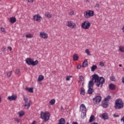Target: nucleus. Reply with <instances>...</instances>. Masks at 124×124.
I'll return each mask as SVG.
<instances>
[{"mask_svg": "<svg viewBox=\"0 0 124 124\" xmlns=\"http://www.w3.org/2000/svg\"><path fill=\"white\" fill-rule=\"evenodd\" d=\"M45 16L46 18H51L52 17V14L49 12H46L45 14Z\"/></svg>", "mask_w": 124, "mask_h": 124, "instance_id": "nucleus-18", "label": "nucleus"}, {"mask_svg": "<svg viewBox=\"0 0 124 124\" xmlns=\"http://www.w3.org/2000/svg\"><path fill=\"white\" fill-rule=\"evenodd\" d=\"M44 79V77L42 75H40L38 77L37 81H39V82H40V81L43 80Z\"/></svg>", "mask_w": 124, "mask_h": 124, "instance_id": "nucleus-23", "label": "nucleus"}, {"mask_svg": "<svg viewBox=\"0 0 124 124\" xmlns=\"http://www.w3.org/2000/svg\"><path fill=\"white\" fill-rule=\"evenodd\" d=\"M16 18L15 17H11L10 18V22L12 23V24H14L15 22H16Z\"/></svg>", "mask_w": 124, "mask_h": 124, "instance_id": "nucleus-16", "label": "nucleus"}, {"mask_svg": "<svg viewBox=\"0 0 124 124\" xmlns=\"http://www.w3.org/2000/svg\"><path fill=\"white\" fill-rule=\"evenodd\" d=\"M119 66L120 67H122V64H119Z\"/></svg>", "mask_w": 124, "mask_h": 124, "instance_id": "nucleus-54", "label": "nucleus"}, {"mask_svg": "<svg viewBox=\"0 0 124 124\" xmlns=\"http://www.w3.org/2000/svg\"><path fill=\"white\" fill-rule=\"evenodd\" d=\"M81 68V65H80V64H78L77 66V69H80Z\"/></svg>", "mask_w": 124, "mask_h": 124, "instance_id": "nucleus-44", "label": "nucleus"}, {"mask_svg": "<svg viewBox=\"0 0 124 124\" xmlns=\"http://www.w3.org/2000/svg\"><path fill=\"white\" fill-rule=\"evenodd\" d=\"M66 26L68 27H70L72 29H75L77 27L76 23L72 22L71 20L66 22Z\"/></svg>", "mask_w": 124, "mask_h": 124, "instance_id": "nucleus-8", "label": "nucleus"}, {"mask_svg": "<svg viewBox=\"0 0 124 124\" xmlns=\"http://www.w3.org/2000/svg\"><path fill=\"white\" fill-rule=\"evenodd\" d=\"M119 48L120 52H124V46H121Z\"/></svg>", "mask_w": 124, "mask_h": 124, "instance_id": "nucleus-36", "label": "nucleus"}, {"mask_svg": "<svg viewBox=\"0 0 124 124\" xmlns=\"http://www.w3.org/2000/svg\"><path fill=\"white\" fill-rule=\"evenodd\" d=\"M122 82L123 83H124V77H123L122 78Z\"/></svg>", "mask_w": 124, "mask_h": 124, "instance_id": "nucleus-50", "label": "nucleus"}, {"mask_svg": "<svg viewBox=\"0 0 124 124\" xmlns=\"http://www.w3.org/2000/svg\"><path fill=\"white\" fill-rule=\"evenodd\" d=\"M25 37L27 38H32L33 37V35H32V34H28L27 35H25Z\"/></svg>", "mask_w": 124, "mask_h": 124, "instance_id": "nucleus-34", "label": "nucleus"}, {"mask_svg": "<svg viewBox=\"0 0 124 124\" xmlns=\"http://www.w3.org/2000/svg\"><path fill=\"white\" fill-rule=\"evenodd\" d=\"M12 71H10L9 72H8L6 74L7 78H9L11 77L12 76Z\"/></svg>", "mask_w": 124, "mask_h": 124, "instance_id": "nucleus-26", "label": "nucleus"}, {"mask_svg": "<svg viewBox=\"0 0 124 124\" xmlns=\"http://www.w3.org/2000/svg\"><path fill=\"white\" fill-rule=\"evenodd\" d=\"M88 65V60H84V61H83V62L82 67H85L87 66Z\"/></svg>", "mask_w": 124, "mask_h": 124, "instance_id": "nucleus-20", "label": "nucleus"}, {"mask_svg": "<svg viewBox=\"0 0 124 124\" xmlns=\"http://www.w3.org/2000/svg\"><path fill=\"white\" fill-rule=\"evenodd\" d=\"M80 94L82 95H85V90L83 88H80Z\"/></svg>", "mask_w": 124, "mask_h": 124, "instance_id": "nucleus-25", "label": "nucleus"}, {"mask_svg": "<svg viewBox=\"0 0 124 124\" xmlns=\"http://www.w3.org/2000/svg\"><path fill=\"white\" fill-rule=\"evenodd\" d=\"M27 2L29 3H33L34 1V0H26Z\"/></svg>", "mask_w": 124, "mask_h": 124, "instance_id": "nucleus-42", "label": "nucleus"}, {"mask_svg": "<svg viewBox=\"0 0 124 124\" xmlns=\"http://www.w3.org/2000/svg\"><path fill=\"white\" fill-rule=\"evenodd\" d=\"M31 124H36V121H34Z\"/></svg>", "mask_w": 124, "mask_h": 124, "instance_id": "nucleus-51", "label": "nucleus"}, {"mask_svg": "<svg viewBox=\"0 0 124 124\" xmlns=\"http://www.w3.org/2000/svg\"><path fill=\"white\" fill-rule=\"evenodd\" d=\"M7 48L11 51L12 50L13 48L11 46H8Z\"/></svg>", "mask_w": 124, "mask_h": 124, "instance_id": "nucleus-47", "label": "nucleus"}, {"mask_svg": "<svg viewBox=\"0 0 124 124\" xmlns=\"http://www.w3.org/2000/svg\"><path fill=\"white\" fill-rule=\"evenodd\" d=\"M65 124V120L63 118H61L59 120V123L58 124Z\"/></svg>", "mask_w": 124, "mask_h": 124, "instance_id": "nucleus-19", "label": "nucleus"}, {"mask_svg": "<svg viewBox=\"0 0 124 124\" xmlns=\"http://www.w3.org/2000/svg\"><path fill=\"white\" fill-rule=\"evenodd\" d=\"M108 103L105 102L103 103L102 107L105 108H107L108 107Z\"/></svg>", "mask_w": 124, "mask_h": 124, "instance_id": "nucleus-33", "label": "nucleus"}, {"mask_svg": "<svg viewBox=\"0 0 124 124\" xmlns=\"http://www.w3.org/2000/svg\"><path fill=\"white\" fill-rule=\"evenodd\" d=\"M68 14L70 16H73V15H74V11L73 10L70 9L69 10V12Z\"/></svg>", "mask_w": 124, "mask_h": 124, "instance_id": "nucleus-35", "label": "nucleus"}, {"mask_svg": "<svg viewBox=\"0 0 124 124\" xmlns=\"http://www.w3.org/2000/svg\"><path fill=\"white\" fill-rule=\"evenodd\" d=\"M79 57L78 54H74L73 55V60L74 61H78Z\"/></svg>", "mask_w": 124, "mask_h": 124, "instance_id": "nucleus-28", "label": "nucleus"}, {"mask_svg": "<svg viewBox=\"0 0 124 124\" xmlns=\"http://www.w3.org/2000/svg\"><path fill=\"white\" fill-rule=\"evenodd\" d=\"M99 65L101 67H104L105 66V63H104V62H100Z\"/></svg>", "mask_w": 124, "mask_h": 124, "instance_id": "nucleus-41", "label": "nucleus"}, {"mask_svg": "<svg viewBox=\"0 0 124 124\" xmlns=\"http://www.w3.org/2000/svg\"><path fill=\"white\" fill-rule=\"evenodd\" d=\"M72 78V76H67L66 78V81H70V78Z\"/></svg>", "mask_w": 124, "mask_h": 124, "instance_id": "nucleus-38", "label": "nucleus"}, {"mask_svg": "<svg viewBox=\"0 0 124 124\" xmlns=\"http://www.w3.org/2000/svg\"><path fill=\"white\" fill-rule=\"evenodd\" d=\"M97 68V66L96 65H93L91 67V71L93 72Z\"/></svg>", "mask_w": 124, "mask_h": 124, "instance_id": "nucleus-30", "label": "nucleus"}, {"mask_svg": "<svg viewBox=\"0 0 124 124\" xmlns=\"http://www.w3.org/2000/svg\"><path fill=\"white\" fill-rule=\"evenodd\" d=\"M85 53L87 54V55L90 56L91 53L89 49H85Z\"/></svg>", "mask_w": 124, "mask_h": 124, "instance_id": "nucleus-37", "label": "nucleus"}, {"mask_svg": "<svg viewBox=\"0 0 124 124\" xmlns=\"http://www.w3.org/2000/svg\"><path fill=\"white\" fill-rule=\"evenodd\" d=\"M93 79L89 81L88 88H93V81L96 83V86L98 87H102L103 84L105 83V78L103 77H99L97 75H93L92 76Z\"/></svg>", "mask_w": 124, "mask_h": 124, "instance_id": "nucleus-1", "label": "nucleus"}, {"mask_svg": "<svg viewBox=\"0 0 124 124\" xmlns=\"http://www.w3.org/2000/svg\"><path fill=\"white\" fill-rule=\"evenodd\" d=\"M17 97L16 95L13 94L11 96H8L7 99L9 101H12L16 100L17 99Z\"/></svg>", "mask_w": 124, "mask_h": 124, "instance_id": "nucleus-13", "label": "nucleus"}, {"mask_svg": "<svg viewBox=\"0 0 124 124\" xmlns=\"http://www.w3.org/2000/svg\"><path fill=\"white\" fill-rule=\"evenodd\" d=\"M108 117L109 116L107 113H103L102 115V118L105 120L108 119Z\"/></svg>", "mask_w": 124, "mask_h": 124, "instance_id": "nucleus-14", "label": "nucleus"}, {"mask_svg": "<svg viewBox=\"0 0 124 124\" xmlns=\"http://www.w3.org/2000/svg\"><path fill=\"white\" fill-rule=\"evenodd\" d=\"M122 31H123V32L124 33V25H123L122 28Z\"/></svg>", "mask_w": 124, "mask_h": 124, "instance_id": "nucleus-49", "label": "nucleus"}, {"mask_svg": "<svg viewBox=\"0 0 124 124\" xmlns=\"http://www.w3.org/2000/svg\"><path fill=\"white\" fill-rule=\"evenodd\" d=\"M91 26V23L88 20H85L81 24V28L85 30H88Z\"/></svg>", "mask_w": 124, "mask_h": 124, "instance_id": "nucleus-7", "label": "nucleus"}, {"mask_svg": "<svg viewBox=\"0 0 124 124\" xmlns=\"http://www.w3.org/2000/svg\"><path fill=\"white\" fill-rule=\"evenodd\" d=\"M124 107V103L122 100L117 99L115 102V108L116 109H121Z\"/></svg>", "mask_w": 124, "mask_h": 124, "instance_id": "nucleus-4", "label": "nucleus"}, {"mask_svg": "<svg viewBox=\"0 0 124 124\" xmlns=\"http://www.w3.org/2000/svg\"><path fill=\"white\" fill-rule=\"evenodd\" d=\"M93 103L94 104H99L102 100V97L99 96H97L93 99Z\"/></svg>", "mask_w": 124, "mask_h": 124, "instance_id": "nucleus-9", "label": "nucleus"}, {"mask_svg": "<svg viewBox=\"0 0 124 124\" xmlns=\"http://www.w3.org/2000/svg\"><path fill=\"white\" fill-rule=\"evenodd\" d=\"M111 99V97L110 96H108L104 99V101L105 102H108Z\"/></svg>", "mask_w": 124, "mask_h": 124, "instance_id": "nucleus-32", "label": "nucleus"}, {"mask_svg": "<svg viewBox=\"0 0 124 124\" xmlns=\"http://www.w3.org/2000/svg\"><path fill=\"white\" fill-rule=\"evenodd\" d=\"M84 16L85 18L89 19L93 17L94 15V12L92 10H87L83 13Z\"/></svg>", "mask_w": 124, "mask_h": 124, "instance_id": "nucleus-5", "label": "nucleus"}, {"mask_svg": "<svg viewBox=\"0 0 124 124\" xmlns=\"http://www.w3.org/2000/svg\"><path fill=\"white\" fill-rule=\"evenodd\" d=\"M25 90H27L29 93H33V89L32 88H29L26 87L25 88Z\"/></svg>", "mask_w": 124, "mask_h": 124, "instance_id": "nucleus-24", "label": "nucleus"}, {"mask_svg": "<svg viewBox=\"0 0 124 124\" xmlns=\"http://www.w3.org/2000/svg\"><path fill=\"white\" fill-rule=\"evenodd\" d=\"M72 124H78L77 122H73Z\"/></svg>", "mask_w": 124, "mask_h": 124, "instance_id": "nucleus-52", "label": "nucleus"}, {"mask_svg": "<svg viewBox=\"0 0 124 124\" xmlns=\"http://www.w3.org/2000/svg\"><path fill=\"white\" fill-rule=\"evenodd\" d=\"M15 121L17 123H20V120L16 118L15 119Z\"/></svg>", "mask_w": 124, "mask_h": 124, "instance_id": "nucleus-46", "label": "nucleus"}, {"mask_svg": "<svg viewBox=\"0 0 124 124\" xmlns=\"http://www.w3.org/2000/svg\"><path fill=\"white\" fill-rule=\"evenodd\" d=\"M121 122H123L124 124V116L123 117V118L121 119Z\"/></svg>", "mask_w": 124, "mask_h": 124, "instance_id": "nucleus-48", "label": "nucleus"}, {"mask_svg": "<svg viewBox=\"0 0 124 124\" xmlns=\"http://www.w3.org/2000/svg\"><path fill=\"white\" fill-rule=\"evenodd\" d=\"M25 112L23 111H20L18 113V116L20 117H23L25 115Z\"/></svg>", "mask_w": 124, "mask_h": 124, "instance_id": "nucleus-22", "label": "nucleus"}, {"mask_svg": "<svg viewBox=\"0 0 124 124\" xmlns=\"http://www.w3.org/2000/svg\"><path fill=\"white\" fill-rule=\"evenodd\" d=\"M113 116L115 118L119 117V115L117 114H114Z\"/></svg>", "mask_w": 124, "mask_h": 124, "instance_id": "nucleus-45", "label": "nucleus"}, {"mask_svg": "<svg viewBox=\"0 0 124 124\" xmlns=\"http://www.w3.org/2000/svg\"><path fill=\"white\" fill-rule=\"evenodd\" d=\"M42 17L39 14H36L33 16V21H36L37 22H40L41 21Z\"/></svg>", "mask_w": 124, "mask_h": 124, "instance_id": "nucleus-10", "label": "nucleus"}, {"mask_svg": "<svg viewBox=\"0 0 124 124\" xmlns=\"http://www.w3.org/2000/svg\"><path fill=\"white\" fill-rule=\"evenodd\" d=\"M25 62L28 65H32L33 66H36L39 64V61L38 60L34 61L33 58H26Z\"/></svg>", "mask_w": 124, "mask_h": 124, "instance_id": "nucleus-3", "label": "nucleus"}, {"mask_svg": "<svg viewBox=\"0 0 124 124\" xmlns=\"http://www.w3.org/2000/svg\"><path fill=\"white\" fill-rule=\"evenodd\" d=\"M51 114L49 112H41L40 113V118L44 120L45 122L48 121L50 117Z\"/></svg>", "mask_w": 124, "mask_h": 124, "instance_id": "nucleus-2", "label": "nucleus"}, {"mask_svg": "<svg viewBox=\"0 0 124 124\" xmlns=\"http://www.w3.org/2000/svg\"><path fill=\"white\" fill-rule=\"evenodd\" d=\"M100 6V5L99 3H96V5H95V7L97 8H99Z\"/></svg>", "mask_w": 124, "mask_h": 124, "instance_id": "nucleus-43", "label": "nucleus"}, {"mask_svg": "<svg viewBox=\"0 0 124 124\" xmlns=\"http://www.w3.org/2000/svg\"><path fill=\"white\" fill-rule=\"evenodd\" d=\"M0 31L2 32H5V29L3 27H0Z\"/></svg>", "mask_w": 124, "mask_h": 124, "instance_id": "nucleus-40", "label": "nucleus"}, {"mask_svg": "<svg viewBox=\"0 0 124 124\" xmlns=\"http://www.w3.org/2000/svg\"><path fill=\"white\" fill-rule=\"evenodd\" d=\"M23 99L25 101L24 105V108L25 109H28L31 107L32 102L31 100H29V99L27 97H24Z\"/></svg>", "mask_w": 124, "mask_h": 124, "instance_id": "nucleus-6", "label": "nucleus"}, {"mask_svg": "<svg viewBox=\"0 0 124 124\" xmlns=\"http://www.w3.org/2000/svg\"><path fill=\"white\" fill-rule=\"evenodd\" d=\"M94 120H95L94 116L91 115L90 118V119H89V122L92 123V122H93L94 121Z\"/></svg>", "mask_w": 124, "mask_h": 124, "instance_id": "nucleus-29", "label": "nucleus"}, {"mask_svg": "<svg viewBox=\"0 0 124 124\" xmlns=\"http://www.w3.org/2000/svg\"><path fill=\"white\" fill-rule=\"evenodd\" d=\"M40 37L44 39H47L48 37V35L46 32H40Z\"/></svg>", "mask_w": 124, "mask_h": 124, "instance_id": "nucleus-12", "label": "nucleus"}, {"mask_svg": "<svg viewBox=\"0 0 124 124\" xmlns=\"http://www.w3.org/2000/svg\"><path fill=\"white\" fill-rule=\"evenodd\" d=\"M84 77L82 76H79V80H78V82L80 83L81 82H82V85H83L84 84Z\"/></svg>", "mask_w": 124, "mask_h": 124, "instance_id": "nucleus-15", "label": "nucleus"}, {"mask_svg": "<svg viewBox=\"0 0 124 124\" xmlns=\"http://www.w3.org/2000/svg\"><path fill=\"white\" fill-rule=\"evenodd\" d=\"M15 74L17 76H20L21 75V73H20V71L19 69H16Z\"/></svg>", "mask_w": 124, "mask_h": 124, "instance_id": "nucleus-31", "label": "nucleus"}, {"mask_svg": "<svg viewBox=\"0 0 124 124\" xmlns=\"http://www.w3.org/2000/svg\"><path fill=\"white\" fill-rule=\"evenodd\" d=\"M88 93L89 94H92L94 92V90L92 88H88Z\"/></svg>", "mask_w": 124, "mask_h": 124, "instance_id": "nucleus-21", "label": "nucleus"}, {"mask_svg": "<svg viewBox=\"0 0 124 124\" xmlns=\"http://www.w3.org/2000/svg\"><path fill=\"white\" fill-rule=\"evenodd\" d=\"M79 111L83 114L86 113V107L84 104H82L80 106Z\"/></svg>", "mask_w": 124, "mask_h": 124, "instance_id": "nucleus-11", "label": "nucleus"}, {"mask_svg": "<svg viewBox=\"0 0 124 124\" xmlns=\"http://www.w3.org/2000/svg\"><path fill=\"white\" fill-rule=\"evenodd\" d=\"M98 124V123H93V124Z\"/></svg>", "mask_w": 124, "mask_h": 124, "instance_id": "nucleus-55", "label": "nucleus"}, {"mask_svg": "<svg viewBox=\"0 0 124 124\" xmlns=\"http://www.w3.org/2000/svg\"><path fill=\"white\" fill-rule=\"evenodd\" d=\"M110 80L112 81H116V78L114 77H112L110 78Z\"/></svg>", "mask_w": 124, "mask_h": 124, "instance_id": "nucleus-39", "label": "nucleus"}, {"mask_svg": "<svg viewBox=\"0 0 124 124\" xmlns=\"http://www.w3.org/2000/svg\"><path fill=\"white\" fill-rule=\"evenodd\" d=\"M116 87V86L114 84H110V85H109V88L111 90H115Z\"/></svg>", "mask_w": 124, "mask_h": 124, "instance_id": "nucleus-17", "label": "nucleus"}, {"mask_svg": "<svg viewBox=\"0 0 124 124\" xmlns=\"http://www.w3.org/2000/svg\"><path fill=\"white\" fill-rule=\"evenodd\" d=\"M66 124H70L69 122H67Z\"/></svg>", "mask_w": 124, "mask_h": 124, "instance_id": "nucleus-56", "label": "nucleus"}, {"mask_svg": "<svg viewBox=\"0 0 124 124\" xmlns=\"http://www.w3.org/2000/svg\"><path fill=\"white\" fill-rule=\"evenodd\" d=\"M1 100H2L1 97L0 96V103H1Z\"/></svg>", "mask_w": 124, "mask_h": 124, "instance_id": "nucleus-53", "label": "nucleus"}, {"mask_svg": "<svg viewBox=\"0 0 124 124\" xmlns=\"http://www.w3.org/2000/svg\"><path fill=\"white\" fill-rule=\"evenodd\" d=\"M56 103V100L55 99H51L49 102V104L53 106Z\"/></svg>", "mask_w": 124, "mask_h": 124, "instance_id": "nucleus-27", "label": "nucleus"}]
</instances>
